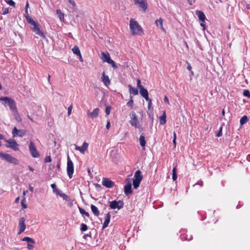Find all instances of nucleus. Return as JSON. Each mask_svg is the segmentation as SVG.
I'll return each mask as SVG.
<instances>
[{"label":"nucleus","instance_id":"46","mask_svg":"<svg viewBox=\"0 0 250 250\" xmlns=\"http://www.w3.org/2000/svg\"><path fill=\"white\" fill-rule=\"evenodd\" d=\"M2 10H3V15H6L8 13H9V9L8 8H2Z\"/></svg>","mask_w":250,"mask_h":250},{"label":"nucleus","instance_id":"51","mask_svg":"<svg viewBox=\"0 0 250 250\" xmlns=\"http://www.w3.org/2000/svg\"><path fill=\"white\" fill-rule=\"evenodd\" d=\"M51 161V158L50 156H47L45 158V162H50Z\"/></svg>","mask_w":250,"mask_h":250},{"label":"nucleus","instance_id":"56","mask_svg":"<svg viewBox=\"0 0 250 250\" xmlns=\"http://www.w3.org/2000/svg\"><path fill=\"white\" fill-rule=\"evenodd\" d=\"M110 123L109 121H108L107 122V124L106 125V128H107V129H109L110 128Z\"/></svg>","mask_w":250,"mask_h":250},{"label":"nucleus","instance_id":"61","mask_svg":"<svg viewBox=\"0 0 250 250\" xmlns=\"http://www.w3.org/2000/svg\"><path fill=\"white\" fill-rule=\"evenodd\" d=\"M29 190L30 191H31V192L33 191L34 188L32 186H31V185H29Z\"/></svg>","mask_w":250,"mask_h":250},{"label":"nucleus","instance_id":"47","mask_svg":"<svg viewBox=\"0 0 250 250\" xmlns=\"http://www.w3.org/2000/svg\"><path fill=\"white\" fill-rule=\"evenodd\" d=\"M147 101H148V109H150L151 107V105H152V102H151V100L149 98H148V100H146Z\"/></svg>","mask_w":250,"mask_h":250},{"label":"nucleus","instance_id":"11","mask_svg":"<svg viewBox=\"0 0 250 250\" xmlns=\"http://www.w3.org/2000/svg\"><path fill=\"white\" fill-rule=\"evenodd\" d=\"M126 184L124 187V192L126 195H128L132 193L131 183L129 179L125 180Z\"/></svg>","mask_w":250,"mask_h":250},{"label":"nucleus","instance_id":"14","mask_svg":"<svg viewBox=\"0 0 250 250\" xmlns=\"http://www.w3.org/2000/svg\"><path fill=\"white\" fill-rule=\"evenodd\" d=\"M88 146V144L85 142L81 146H75V149L80 151L82 154H84L87 149Z\"/></svg>","mask_w":250,"mask_h":250},{"label":"nucleus","instance_id":"1","mask_svg":"<svg viewBox=\"0 0 250 250\" xmlns=\"http://www.w3.org/2000/svg\"><path fill=\"white\" fill-rule=\"evenodd\" d=\"M0 102L5 105L7 104L15 119L17 121L21 120V118L19 116L16 103L13 99L8 97H1L0 98Z\"/></svg>","mask_w":250,"mask_h":250},{"label":"nucleus","instance_id":"16","mask_svg":"<svg viewBox=\"0 0 250 250\" xmlns=\"http://www.w3.org/2000/svg\"><path fill=\"white\" fill-rule=\"evenodd\" d=\"M102 81L103 83L107 86L110 85V81L109 78L107 75H106L105 72L104 71L102 74V76L101 78Z\"/></svg>","mask_w":250,"mask_h":250},{"label":"nucleus","instance_id":"3","mask_svg":"<svg viewBox=\"0 0 250 250\" xmlns=\"http://www.w3.org/2000/svg\"><path fill=\"white\" fill-rule=\"evenodd\" d=\"M0 157L7 162L14 165H18L19 161L16 158L13 157L11 154L0 152Z\"/></svg>","mask_w":250,"mask_h":250},{"label":"nucleus","instance_id":"60","mask_svg":"<svg viewBox=\"0 0 250 250\" xmlns=\"http://www.w3.org/2000/svg\"><path fill=\"white\" fill-rule=\"evenodd\" d=\"M55 193H56L57 194H58L60 196V194H63V193H62L61 190H60L59 189H58L56 191V192H55Z\"/></svg>","mask_w":250,"mask_h":250},{"label":"nucleus","instance_id":"24","mask_svg":"<svg viewBox=\"0 0 250 250\" xmlns=\"http://www.w3.org/2000/svg\"><path fill=\"white\" fill-rule=\"evenodd\" d=\"M22 241H26V242H27L28 243H31L32 244H35V240L30 238V237H25L24 238H23L22 239Z\"/></svg>","mask_w":250,"mask_h":250},{"label":"nucleus","instance_id":"12","mask_svg":"<svg viewBox=\"0 0 250 250\" xmlns=\"http://www.w3.org/2000/svg\"><path fill=\"white\" fill-rule=\"evenodd\" d=\"M135 4L142 8L144 12L147 9V2L146 0H135Z\"/></svg>","mask_w":250,"mask_h":250},{"label":"nucleus","instance_id":"63","mask_svg":"<svg viewBox=\"0 0 250 250\" xmlns=\"http://www.w3.org/2000/svg\"><path fill=\"white\" fill-rule=\"evenodd\" d=\"M4 139H5L4 136L3 135L0 134V140H4Z\"/></svg>","mask_w":250,"mask_h":250},{"label":"nucleus","instance_id":"64","mask_svg":"<svg viewBox=\"0 0 250 250\" xmlns=\"http://www.w3.org/2000/svg\"><path fill=\"white\" fill-rule=\"evenodd\" d=\"M86 237H91V234H84L83 235L84 238H85Z\"/></svg>","mask_w":250,"mask_h":250},{"label":"nucleus","instance_id":"4","mask_svg":"<svg viewBox=\"0 0 250 250\" xmlns=\"http://www.w3.org/2000/svg\"><path fill=\"white\" fill-rule=\"evenodd\" d=\"M130 121L129 122V124L132 126H134L136 128H140V125L139 124V121L138 120V118L136 115L135 112L134 111H131L129 115Z\"/></svg>","mask_w":250,"mask_h":250},{"label":"nucleus","instance_id":"13","mask_svg":"<svg viewBox=\"0 0 250 250\" xmlns=\"http://www.w3.org/2000/svg\"><path fill=\"white\" fill-rule=\"evenodd\" d=\"M102 185L107 188H111L114 185V183L110 180L104 178L102 180Z\"/></svg>","mask_w":250,"mask_h":250},{"label":"nucleus","instance_id":"57","mask_svg":"<svg viewBox=\"0 0 250 250\" xmlns=\"http://www.w3.org/2000/svg\"><path fill=\"white\" fill-rule=\"evenodd\" d=\"M187 69H188L189 71H191L192 67H191V65H190V63H188Z\"/></svg>","mask_w":250,"mask_h":250},{"label":"nucleus","instance_id":"55","mask_svg":"<svg viewBox=\"0 0 250 250\" xmlns=\"http://www.w3.org/2000/svg\"><path fill=\"white\" fill-rule=\"evenodd\" d=\"M164 100L165 103H166L169 104V100L167 96H165Z\"/></svg>","mask_w":250,"mask_h":250},{"label":"nucleus","instance_id":"37","mask_svg":"<svg viewBox=\"0 0 250 250\" xmlns=\"http://www.w3.org/2000/svg\"><path fill=\"white\" fill-rule=\"evenodd\" d=\"M40 28V24L38 23H37L36 25H33V27L32 29L34 32H35L37 30H38Z\"/></svg>","mask_w":250,"mask_h":250},{"label":"nucleus","instance_id":"53","mask_svg":"<svg viewBox=\"0 0 250 250\" xmlns=\"http://www.w3.org/2000/svg\"><path fill=\"white\" fill-rule=\"evenodd\" d=\"M69 2L73 6H75L76 5L75 2L73 0H68Z\"/></svg>","mask_w":250,"mask_h":250},{"label":"nucleus","instance_id":"45","mask_svg":"<svg viewBox=\"0 0 250 250\" xmlns=\"http://www.w3.org/2000/svg\"><path fill=\"white\" fill-rule=\"evenodd\" d=\"M110 109H111V108L110 107H109V106L106 107L105 112L106 116H108L110 112Z\"/></svg>","mask_w":250,"mask_h":250},{"label":"nucleus","instance_id":"18","mask_svg":"<svg viewBox=\"0 0 250 250\" xmlns=\"http://www.w3.org/2000/svg\"><path fill=\"white\" fill-rule=\"evenodd\" d=\"M99 112V109L98 108H96L94 109L92 112H88L87 113V116L92 119L97 118L98 116Z\"/></svg>","mask_w":250,"mask_h":250},{"label":"nucleus","instance_id":"41","mask_svg":"<svg viewBox=\"0 0 250 250\" xmlns=\"http://www.w3.org/2000/svg\"><path fill=\"white\" fill-rule=\"evenodd\" d=\"M108 63L111 64L112 65V67H113L114 68H117V66L116 65L115 62L112 59L110 60V61H109L108 62Z\"/></svg>","mask_w":250,"mask_h":250},{"label":"nucleus","instance_id":"5","mask_svg":"<svg viewBox=\"0 0 250 250\" xmlns=\"http://www.w3.org/2000/svg\"><path fill=\"white\" fill-rule=\"evenodd\" d=\"M143 179L141 171L137 170L135 172L133 180V186L134 188L137 189L140 186V184Z\"/></svg>","mask_w":250,"mask_h":250},{"label":"nucleus","instance_id":"42","mask_svg":"<svg viewBox=\"0 0 250 250\" xmlns=\"http://www.w3.org/2000/svg\"><path fill=\"white\" fill-rule=\"evenodd\" d=\"M222 125L219 128V130L218 131V132L216 134L217 137H220L222 135Z\"/></svg>","mask_w":250,"mask_h":250},{"label":"nucleus","instance_id":"48","mask_svg":"<svg viewBox=\"0 0 250 250\" xmlns=\"http://www.w3.org/2000/svg\"><path fill=\"white\" fill-rule=\"evenodd\" d=\"M72 108H73V106H72V104L70 105L68 108V116H69L71 113V111H72Z\"/></svg>","mask_w":250,"mask_h":250},{"label":"nucleus","instance_id":"59","mask_svg":"<svg viewBox=\"0 0 250 250\" xmlns=\"http://www.w3.org/2000/svg\"><path fill=\"white\" fill-rule=\"evenodd\" d=\"M189 4L192 5L193 4V2L195 1V0H187Z\"/></svg>","mask_w":250,"mask_h":250},{"label":"nucleus","instance_id":"39","mask_svg":"<svg viewBox=\"0 0 250 250\" xmlns=\"http://www.w3.org/2000/svg\"><path fill=\"white\" fill-rule=\"evenodd\" d=\"M243 95L248 97L250 98V92L248 90H245L243 92Z\"/></svg>","mask_w":250,"mask_h":250},{"label":"nucleus","instance_id":"28","mask_svg":"<svg viewBox=\"0 0 250 250\" xmlns=\"http://www.w3.org/2000/svg\"><path fill=\"white\" fill-rule=\"evenodd\" d=\"M26 19L28 23L32 26L34 25H36V24L37 23L35 21H34L32 19H31L29 16H26Z\"/></svg>","mask_w":250,"mask_h":250},{"label":"nucleus","instance_id":"52","mask_svg":"<svg viewBox=\"0 0 250 250\" xmlns=\"http://www.w3.org/2000/svg\"><path fill=\"white\" fill-rule=\"evenodd\" d=\"M33 247L34 246L30 244H28L27 245V248L29 250H32L33 248Z\"/></svg>","mask_w":250,"mask_h":250},{"label":"nucleus","instance_id":"27","mask_svg":"<svg viewBox=\"0 0 250 250\" xmlns=\"http://www.w3.org/2000/svg\"><path fill=\"white\" fill-rule=\"evenodd\" d=\"M73 52L74 54H76V55H80L81 52L79 48V47L75 45L72 49Z\"/></svg>","mask_w":250,"mask_h":250},{"label":"nucleus","instance_id":"43","mask_svg":"<svg viewBox=\"0 0 250 250\" xmlns=\"http://www.w3.org/2000/svg\"><path fill=\"white\" fill-rule=\"evenodd\" d=\"M51 187L53 189V191L54 193L56 192L57 190L58 189L57 187L55 184H52L51 185Z\"/></svg>","mask_w":250,"mask_h":250},{"label":"nucleus","instance_id":"30","mask_svg":"<svg viewBox=\"0 0 250 250\" xmlns=\"http://www.w3.org/2000/svg\"><path fill=\"white\" fill-rule=\"evenodd\" d=\"M35 33L36 35L40 36V37H41L42 38H45V36L44 34L43 33V32L42 30H41L40 28L38 30H37L35 32Z\"/></svg>","mask_w":250,"mask_h":250},{"label":"nucleus","instance_id":"8","mask_svg":"<svg viewBox=\"0 0 250 250\" xmlns=\"http://www.w3.org/2000/svg\"><path fill=\"white\" fill-rule=\"evenodd\" d=\"M110 203V208L111 209H114L116 208H118V209H120L124 207V202L122 200L116 201L114 200Z\"/></svg>","mask_w":250,"mask_h":250},{"label":"nucleus","instance_id":"6","mask_svg":"<svg viewBox=\"0 0 250 250\" xmlns=\"http://www.w3.org/2000/svg\"><path fill=\"white\" fill-rule=\"evenodd\" d=\"M7 143L5 146L7 148H10L14 151H18L19 150V145L14 139H10L8 140L4 139Z\"/></svg>","mask_w":250,"mask_h":250},{"label":"nucleus","instance_id":"32","mask_svg":"<svg viewBox=\"0 0 250 250\" xmlns=\"http://www.w3.org/2000/svg\"><path fill=\"white\" fill-rule=\"evenodd\" d=\"M130 99L129 100V101L127 103V105L129 107H130L131 108H133V100L132 99L133 96H130Z\"/></svg>","mask_w":250,"mask_h":250},{"label":"nucleus","instance_id":"21","mask_svg":"<svg viewBox=\"0 0 250 250\" xmlns=\"http://www.w3.org/2000/svg\"><path fill=\"white\" fill-rule=\"evenodd\" d=\"M130 96H135L138 94V90L133 88L131 85H128Z\"/></svg>","mask_w":250,"mask_h":250},{"label":"nucleus","instance_id":"10","mask_svg":"<svg viewBox=\"0 0 250 250\" xmlns=\"http://www.w3.org/2000/svg\"><path fill=\"white\" fill-rule=\"evenodd\" d=\"M25 219L24 217H21L19 219V231L18 232L19 234L22 233L25 229L26 225L25 224Z\"/></svg>","mask_w":250,"mask_h":250},{"label":"nucleus","instance_id":"25","mask_svg":"<svg viewBox=\"0 0 250 250\" xmlns=\"http://www.w3.org/2000/svg\"><path fill=\"white\" fill-rule=\"evenodd\" d=\"M163 20H162V19L161 18H160L158 20H157L155 21V23L158 26V25H160V27H161V28L163 30H165L163 26Z\"/></svg>","mask_w":250,"mask_h":250},{"label":"nucleus","instance_id":"34","mask_svg":"<svg viewBox=\"0 0 250 250\" xmlns=\"http://www.w3.org/2000/svg\"><path fill=\"white\" fill-rule=\"evenodd\" d=\"M19 130H18L16 127H14L12 131V134L14 137L19 136Z\"/></svg>","mask_w":250,"mask_h":250},{"label":"nucleus","instance_id":"19","mask_svg":"<svg viewBox=\"0 0 250 250\" xmlns=\"http://www.w3.org/2000/svg\"><path fill=\"white\" fill-rule=\"evenodd\" d=\"M140 93L141 95L146 100H148V93L146 89L144 87H142L140 89Z\"/></svg>","mask_w":250,"mask_h":250},{"label":"nucleus","instance_id":"15","mask_svg":"<svg viewBox=\"0 0 250 250\" xmlns=\"http://www.w3.org/2000/svg\"><path fill=\"white\" fill-rule=\"evenodd\" d=\"M101 59L104 62L108 63L111 59L110 58V55L108 52H102L101 53Z\"/></svg>","mask_w":250,"mask_h":250},{"label":"nucleus","instance_id":"7","mask_svg":"<svg viewBox=\"0 0 250 250\" xmlns=\"http://www.w3.org/2000/svg\"><path fill=\"white\" fill-rule=\"evenodd\" d=\"M74 172V166L72 161L69 156L67 157V173L70 179L72 177Z\"/></svg>","mask_w":250,"mask_h":250},{"label":"nucleus","instance_id":"35","mask_svg":"<svg viewBox=\"0 0 250 250\" xmlns=\"http://www.w3.org/2000/svg\"><path fill=\"white\" fill-rule=\"evenodd\" d=\"M79 209L80 212L82 214H84L85 216L89 217V213L85 211L83 208H82L80 207H79Z\"/></svg>","mask_w":250,"mask_h":250},{"label":"nucleus","instance_id":"20","mask_svg":"<svg viewBox=\"0 0 250 250\" xmlns=\"http://www.w3.org/2000/svg\"><path fill=\"white\" fill-rule=\"evenodd\" d=\"M110 216H110V213H108L105 215V220H104V222L103 225V229H105V228H106L108 226V225L110 222Z\"/></svg>","mask_w":250,"mask_h":250},{"label":"nucleus","instance_id":"31","mask_svg":"<svg viewBox=\"0 0 250 250\" xmlns=\"http://www.w3.org/2000/svg\"><path fill=\"white\" fill-rule=\"evenodd\" d=\"M57 14L60 20L62 21L64 18V14L62 12L61 10L60 9H57L56 10Z\"/></svg>","mask_w":250,"mask_h":250},{"label":"nucleus","instance_id":"22","mask_svg":"<svg viewBox=\"0 0 250 250\" xmlns=\"http://www.w3.org/2000/svg\"><path fill=\"white\" fill-rule=\"evenodd\" d=\"M159 119H160V122L161 125H164L166 124V114L165 111H164L163 112V114H162V115H161Z\"/></svg>","mask_w":250,"mask_h":250},{"label":"nucleus","instance_id":"9","mask_svg":"<svg viewBox=\"0 0 250 250\" xmlns=\"http://www.w3.org/2000/svg\"><path fill=\"white\" fill-rule=\"evenodd\" d=\"M29 149L32 156L34 158H37L39 157V153L38 152L33 142H30L29 146Z\"/></svg>","mask_w":250,"mask_h":250},{"label":"nucleus","instance_id":"44","mask_svg":"<svg viewBox=\"0 0 250 250\" xmlns=\"http://www.w3.org/2000/svg\"><path fill=\"white\" fill-rule=\"evenodd\" d=\"M137 87L139 88V89H141L142 87H144L143 85L141 84V82L140 79H138L137 80Z\"/></svg>","mask_w":250,"mask_h":250},{"label":"nucleus","instance_id":"2","mask_svg":"<svg viewBox=\"0 0 250 250\" xmlns=\"http://www.w3.org/2000/svg\"><path fill=\"white\" fill-rule=\"evenodd\" d=\"M129 27L130 31L133 35H140L141 33L143 32L142 27L137 21L133 19H131L130 21Z\"/></svg>","mask_w":250,"mask_h":250},{"label":"nucleus","instance_id":"49","mask_svg":"<svg viewBox=\"0 0 250 250\" xmlns=\"http://www.w3.org/2000/svg\"><path fill=\"white\" fill-rule=\"evenodd\" d=\"M25 134V131L23 130H19V136L22 137Z\"/></svg>","mask_w":250,"mask_h":250},{"label":"nucleus","instance_id":"29","mask_svg":"<svg viewBox=\"0 0 250 250\" xmlns=\"http://www.w3.org/2000/svg\"><path fill=\"white\" fill-rule=\"evenodd\" d=\"M248 121V118L247 116H243L240 119V123L241 125H244Z\"/></svg>","mask_w":250,"mask_h":250},{"label":"nucleus","instance_id":"50","mask_svg":"<svg viewBox=\"0 0 250 250\" xmlns=\"http://www.w3.org/2000/svg\"><path fill=\"white\" fill-rule=\"evenodd\" d=\"M205 22L201 21V22L200 23L201 26H202L203 27V31H205V29H206V26H205Z\"/></svg>","mask_w":250,"mask_h":250},{"label":"nucleus","instance_id":"40","mask_svg":"<svg viewBox=\"0 0 250 250\" xmlns=\"http://www.w3.org/2000/svg\"><path fill=\"white\" fill-rule=\"evenodd\" d=\"M60 196L64 200L68 201L69 200V197L64 193L61 194Z\"/></svg>","mask_w":250,"mask_h":250},{"label":"nucleus","instance_id":"38","mask_svg":"<svg viewBox=\"0 0 250 250\" xmlns=\"http://www.w3.org/2000/svg\"><path fill=\"white\" fill-rule=\"evenodd\" d=\"M87 229V226L84 224H82L81 225V230L82 231H86Z\"/></svg>","mask_w":250,"mask_h":250},{"label":"nucleus","instance_id":"26","mask_svg":"<svg viewBox=\"0 0 250 250\" xmlns=\"http://www.w3.org/2000/svg\"><path fill=\"white\" fill-rule=\"evenodd\" d=\"M140 145L142 147H144L146 145L145 137L143 135H141L139 138Z\"/></svg>","mask_w":250,"mask_h":250},{"label":"nucleus","instance_id":"36","mask_svg":"<svg viewBox=\"0 0 250 250\" xmlns=\"http://www.w3.org/2000/svg\"><path fill=\"white\" fill-rule=\"evenodd\" d=\"M5 2L10 6L15 7V2L13 0H5Z\"/></svg>","mask_w":250,"mask_h":250},{"label":"nucleus","instance_id":"17","mask_svg":"<svg viewBox=\"0 0 250 250\" xmlns=\"http://www.w3.org/2000/svg\"><path fill=\"white\" fill-rule=\"evenodd\" d=\"M196 15L198 16V19L200 21L205 22L206 18L204 13L199 10H196L195 11Z\"/></svg>","mask_w":250,"mask_h":250},{"label":"nucleus","instance_id":"62","mask_svg":"<svg viewBox=\"0 0 250 250\" xmlns=\"http://www.w3.org/2000/svg\"><path fill=\"white\" fill-rule=\"evenodd\" d=\"M79 57V60L81 62H83V59L82 58V55H81V54H80V55H78Z\"/></svg>","mask_w":250,"mask_h":250},{"label":"nucleus","instance_id":"54","mask_svg":"<svg viewBox=\"0 0 250 250\" xmlns=\"http://www.w3.org/2000/svg\"><path fill=\"white\" fill-rule=\"evenodd\" d=\"M24 201H25V199L22 200L21 202V203L22 204V208H27V206L26 205L24 204L23 202H24Z\"/></svg>","mask_w":250,"mask_h":250},{"label":"nucleus","instance_id":"23","mask_svg":"<svg viewBox=\"0 0 250 250\" xmlns=\"http://www.w3.org/2000/svg\"><path fill=\"white\" fill-rule=\"evenodd\" d=\"M91 209L92 212L93 213V214L95 215L98 216L99 215V213H100L99 210H98V208L95 206H94L93 205H91Z\"/></svg>","mask_w":250,"mask_h":250},{"label":"nucleus","instance_id":"33","mask_svg":"<svg viewBox=\"0 0 250 250\" xmlns=\"http://www.w3.org/2000/svg\"><path fill=\"white\" fill-rule=\"evenodd\" d=\"M177 178L176 168V167H174L172 170V179L173 181H175L177 179Z\"/></svg>","mask_w":250,"mask_h":250},{"label":"nucleus","instance_id":"58","mask_svg":"<svg viewBox=\"0 0 250 250\" xmlns=\"http://www.w3.org/2000/svg\"><path fill=\"white\" fill-rule=\"evenodd\" d=\"M29 3L28 1L26 2V5H25V12L27 13V10H28V8L29 7Z\"/></svg>","mask_w":250,"mask_h":250}]
</instances>
